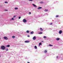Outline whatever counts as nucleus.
Returning <instances> with one entry per match:
<instances>
[{
    "instance_id": "6",
    "label": "nucleus",
    "mask_w": 63,
    "mask_h": 63,
    "mask_svg": "<svg viewBox=\"0 0 63 63\" xmlns=\"http://www.w3.org/2000/svg\"><path fill=\"white\" fill-rule=\"evenodd\" d=\"M62 32V30H60L59 32V34H61Z\"/></svg>"
},
{
    "instance_id": "29",
    "label": "nucleus",
    "mask_w": 63,
    "mask_h": 63,
    "mask_svg": "<svg viewBox=\"0 0 63 63\" xmlns=\"http://www.w3.org/2000/svg\"><path fill=\"white\" fill-rule=\"evenodd\" d=\"M6 51H8V49H6Z\"/></svg>"
},
{
    "instance_id": "37",
    "label": "nucleus",
    "mask_w": 63,
    "mask_h": 63,
    "mask_svg": "<svg viewBox=\"0 0 63 63\" xmlns=\"http://www.w3.org/2000/svg\"><path fill=\"white\" fill-rule=\"evenodd\" d=\"M0 39H1V38H0Z\"/></svg>"
},
{
    "instance_id": "28",
    "label": "nucleus",
    "mask_w": 63,
    "mask_h": 63,
    "mask_svg": "<svg viewBox=\"0 0 63 63\" xmlns=\"http://www.w3.org/2000/svg\"><path fill=\"white\" fill-rule=\"evenodd\" d=\"M14 18H15V17H16V16H14Z\"/></svg>"
},
{
    "instance_id": "26",
    "label": "nucleus",
    "mask_w": 63,
    "mask_h": 63,
    "mask_svg": "<svg viewBox=\"0 0 63 63\" xmlns=\"http://www.w3.org/2000/svg\"><path fill=\"white\" fill-rule=\"evenodd\" d=\"M31 14V12H29V14L30 15V14Z\"/></svg>"
},
{
    "instance_id": "16",
    "label": "nucleus",
    "mask_w": 63,
    "mask_h": 63,
    "mask_svg": "<svg viewBox=\"0 0 63 63\" xmlns=\"http://www.w3.org/2000/svg\"><path fill=\"white\" fill-rule=\"evenodd\" d=\"M45 12H47V11H48V9H45Z\"/></svg>"
},
{
    "instance_id": "7",
    "label": "nucleus",
    "mask_w": 63,
    "mask_h": 63,
    "mask_svg": "<svg viewBox=\"0 0 63 63\" xmlns=\"http://www.w3.org/2000/svg\"><path fill=\"white\" fill-rule=\"evenodd\" d=\"M40 30L41 31H43L44 30L43 29H42V28H40Z\"/></svg>"
},
{
    "instance_id": "18",
    "label": "nucleus",
    "mask_w": 63,
    "mask_h": 63,
    "mask_svg": "<svg viewBox=\"0 0 63 63\" xmlns=\"http://www.w3.org/2000/svg\"><path fill=\"white\" fill-rule=\"evenodd\" d=\"M44 52L45 53H46L47 52V50H45Z\"/></svg>"
},
{
    "instance_id": "12",
    "label": "nucleus",
    "mask_w": 63,
    "mask_h": 63,
    "mask_svg": "<svg viewBox=\"0 0 63 63\" xmlns=\"http://www.w3.org/2000/svg\"><path fill=\"white\" fill-rule=\"evenodd\" d=\"M42 45V43H40L39 44V46L40 47V45Z\"/></svg>"
},
{
    "instance_id": "20",
    "label": "nucleus",
    "mask_w": 63,
    "mask_h": 63,
    "mask_svg": "<svg viewBox=\"0 0 63 63\" xmlns=\"http://www.w3.org/2000/svg\"><path fill=\"white\" fill-rule=\"evenodd\" d=\"M18 9V8L17 7H16L15 8V10H17Z\"/></svg>"
},
{
    "instance_id": "17",
    "label": "nucleus",
    "mask_w": 63,
    "mask_h": 63,
    "mask_svg": "<svg viewBox=\"0 0 63 63\" xmlns=\"http://www.w3.org/2000/svg\"><path fill=\"white\" fill-rule=\"evenodd\" d=\"M34 48H35V49H37V46H34Z\"/></svg>"
},
{
    "instance_id": "27",
    "label": "nucleus",
    "mask_w": 63,
    "mask_h": 63,
    "mask_svg": "<svg viewBox=\"0 0 63 63\" xmlns=\"http://www.w3.org/2000/svg\"><path fill=\"white\" fill-rule=\"evenodd\" d=\"M40 3H43V1H41L40 2Z\"/></svg>"
},
{
    "instance_id": "10",
    "label": "nucleus",
    "mask_w": 63,
    "mask_h": 63,
    "mask_svg": "<svg viewBox=\"0 0 63 63\" xmlns=\"http://www.w3.org/2000/svg\"><path fill=\"white\" fill-rule=\"evenodd\" d=\"M29 41H25V43H29Z\"/></svg>"
},
{
    "instance_id": "24",
    "label": "nucleus",
    "mask_w": 63,
    "mask_h": 63,
    "mask_svg": "<svg viewBox=\"0 0 63 63\" xmlns=\"http://www.w3.org/2000/svg\"><path fill=\"white\" fill-rule=\"evenodd\" d=\"M14 18H13L11 19V20H14Z\"/></svg>"
},
{
    "instance_id": "19",
    "label": "nucleus",
    "mask_w": 63,
    "mask_h": 63,
    "mask_svg": "<svg viewBox=\"0 0 63 63\" xmlns=\"http://www.w3.org/2000/svg\"><path fill=\"white\" fill-rule=\"evenodd\" d=\"M10 46V45H8L7 46H6V47H9Z\"/></svg>"
},
{
    "instance_id": "33",
    "label": "nucleus",
    "mask_w": 63,
    "mask_h": 63,
    "mask_svg": "<svg viewBox=\"0 0 63 63\" xmlns=\"http://www.w3.org/2000/svg\"><path fill=\"white\" fill-rule=\"evenodd\" d=\"M20 17H19V19H20Z\"/></svg>"
},
{
    "instance_id": "34",
    "label": "nucleus",
    "mask_w": 63,
    "mask_h": 63,
    "mask_svg": "<svg viewBox=\"0 0 63 63\" xmlns=\"http://www.w3.org/2000/svg\"><path fill=\"white\" fill-rule=\"evenodd\" d=\"M52 23H51L50 24V25H52Z\"/></svg>"
},
{
    "instance_id": "13",
    "label": "nucleus",
    "mask_w": 63,
    "mask_h": 63,
    "mask_svg": "<svg viewBox=\"0 0 63 63\" xmlns=\"http://www.w3.org/2000/svg\"><path fill=\"white\" fill-rule=\"evenodd\" d=\"M42 8L41 7H39L38 8V9H42Z\"/></svg>"
},
{
    "instance_id": "21",
    "label": "nucleus",
    "mask_w": 63,
    "mask_h": 63,
    "mask_svg": "<svg viewBox=\"0 0 63 63\" xmlns=\"http://www.w3.org/2000/svg\"><path fill=\"white\" fill-rule=\"evenodd\" d=\"M43 38H47V37H46V36H44Z\"/></svg>"
},
{
    "instance_id": "38",
    "label": "nucleus",
    "mask_w": 63,
    "mask_h": 63,
    "mask_svg": "<svg viewBox=\"0 0 63 63\" xmlns=\"http://www.w3.org/2000/svg\"><path fill=\"white\" fill-rule=\"evenodd\" d=\"M0 57H1V56H0Z\"/></svg>"
},
{
    "instance_id": "1",
    "label": "nucleus",
    "mask_w": 63,
    "mask_h": 63,
    "mask_svg": "<svg viewBox=\"0 0 63 63\" xmlns=\"http://www.w3.org/2000/svg\"><path fill=\"white\" fill-rule=\"evenodd\" d=\"M1 48L3 50H4V49H5V47L4 46H2L1 47Z\"/></svg>"
},
{
    "instance_id": "15",
    "label": "nucleus",
    "mask_w": 63,
    "mask_h": 63,
    "mask_svg": "<svg viewBox=\"0 0 63 63\" xmlns=\"http://www.w3.org/2000/svg\"><path fill=\"white\" fill-rule=\"evenodd\" d=\"M26 32L27 33H29V31L28 30H27L26 31Z\"/></svg>"
},
{
    "instance_id": "9",
    "label": "nucleus",
    "mask_w": 63,
    "mask_h": 63,
    "mask_svg": "<svg viewBox=\"0 0 63 63\" xmlns=\"http://www.w3.org/2000/svg\"><path fill=\"white\" fill-rule=\"evenodd\" d=\"M56 40L57 41H59V40H60V38H56Z\"/></svg>"
},
{
    "instance_id": "4",
    "label": "nucleus",
    "mask_w": 63,
    "mask_h": 63,
    "mask_svg": "<svg viewBox=\"0 0 63 63\" xmlns=\"http://www.w3.org/2000/svg\"><path fill=\"white\" fill-rule=\"evenodd\" d=\"M36 37L35 36H34L33 37V39L34 40H36Z\"/></svg>"
},
{
    "instance_id": "3",
    "label": "nucleus",
    "mask_w": 63,
    "mask_h": 63,
    "mask_svg": "<svg viewBox=\"0 0 63 63\" xmlns=\"http://www.w3.org/2000/svg\"><path fill=\"white\" fill-rule=\"evenodd\" d=\"M23 21L24 22H27V20L25 19H24L23 20Z\"/></svg>"
},
{
    "instance_id": "8",
    "label": "nucleus",
    "mask_w": 63,
    "mask_h": 63,
    "mask_svg": "<svg viewBox=\"0 0 63 63\" xmlns=\"http://www.w3.org/2000/svg\"><path fill=\"white\" fill-rule=\"evenodd\" d=\"M30 33L31 34H33L34 33V32L32 31Z\"/></svg>"
},
{
    "instance_id": "14",
    "label": "nucleus",
    "mask_w": 63,
    "mask_h": 63,
    "mask_svg": "<svg viewBox=\"0 0 63 63\" xmlns=\"http://www.w3.org/2000/svg\"><path fill=\"white\" fill-rule=\"evenodd\" d=\"M16 37V36H12V38H13V39H14Z\"/></svg>"
},
{
    "instance_id": "35",
    "label": "nucleus",
    "mask_w": 63,
    "mask_h": 63,
    "mask_svg": "<svg viewBox=\"0 0 63 63\" xmlns=\"http://www.w3.org/2000/svg\"><path fill=\"white\" fill-rule=\"evenodd\" d=\"M58 56H57V58H58Z\"/></svg>"
},
{
    "instance_id": "23",
    "label": "nucleus",
    "mask_w": 63,
    "mask_h": 63,
    "mask_svg": "<svg viewBox=\"0 0 63 63\" xmlns=\"http://www.w3.org/2000/svg\"><path fill=\"white\" fill-rule=\"evenodd\" d=\"M49 46H52V47L53 46V45H49Z\"/></svg>"
},
{
    "instance_id": "30",
    "label": "nucleus",
    "mask_w": 63,
    "mask_h": 63,
    "mask_svg": "<svg viewBox=\"0 0 63 63\" xmlns=\"http://www.w3.org/2000/svg\"><path fill=\"white\" fill-rule=\"evenodd\" d=\"M27 37H30V36H29V35H28L27 36Z\"/></svg>"
},
{
    "instance_id": "31",
    "label": "nucleus",
    "mask_w": 63,
    "mask_h": 63,
    "mask_svg": "<svg viewBox=\"0 0 63 63\" xmlns=\"http://www.w3.org/2000/svg\"><path fill=\"white\" fill-rule=\"evenodd\" d=\"M5 11H8V10H5Z\"/></svg>"
},
{
    "instance_id": "25",
    "label": "nucleus",
    "mask_w": 63,
    "mask_h": 63,
    "mask_svg": "<svg viewBox=\"0 0 63 63\" xmlns=\"http://www.w3.org/2000/svg\"><path fill=\"white\" fill-rule=\"evenodd\" d=\"M5 3H8V2H7V1H5Z\"/></svg>"
},
{
    "instance_id": "22",
    "label": "nucleus",
    "mask_w": 63,
    "mask_h": 63,
    "mask_svg": "<svg viewBox=\"0 0 63 63\" xmlns=\"http://www.w3.org/2000/svg\"><path fill=\"white\" fill-rule=\"evenodd\" d=\"M58 16H59V15H56V17H58Z\"/></svg>"
},
{
    "instance_id": "11",
    "label": "nucleus",
    "mask_w": 63,
    "mask_h": 63,
    "mask_svg": "<svg viewBox=\"0 0 63 63\" xmlns=\"http://www.w3.org/2000/svg\"><path fill=\"white\" fill-rule=\"evenodd\" d=\"M38 34H43V32H40L38 33Z\"/></svg>"
},
{
    "instance_id": "5",
    "label": "nucleus",
    "mask_w": 63,
    "mask_h": 63,
    "mask_svg": "<svg viewBox=\"0 0 63 63\" xmlns=\"http://www.w3.org/2000/svg\"><path fill=\"white\" fill-rule=\"evenodd\" d=\"M32 5H33V6L34 7H35V8H37V6L36 5H35L34 4H32Z\"/></svg>"
},
{
    "instance_id": "36",
    "label": "nucleus",
    "mask_w": 63,
    "mask_h": 63,
    "mask_svg": "<svg viewBox=\"0 0 63 63\" xmlns=\"http://www.w3.org/2000/svg\"><path fill=\"white\" fill-rule=\"evenodd\" d=\"M27 63H29V62H28Z\"/></svg>"
},
{
    "instance_id": "32",
    "label": "nucleus",
    "mask_w": 63,
    "mask_h": 63,
    "mask_svg": "<svg viewBox=\"0 0 63 63\" xmlns=\"http://www.w3.org/2000/svg\"><path fill=\"white\" fill-rule=\"evenodd\" d=\"M29 1H32V0H29Z\"/></svg>"
},
{
    "instance_id": "2",
    "label": "nucleus",
    "mask_w": 63,
    "mask_h": 63,
    "mask_svg": "<svg viewBox=\"0 0 63 63\" xmlns=\"http://www.w3.org/2000/svg\"><path fill=\"white\" fill-rule=\"evenodd\" d=\"M3 38L4 39H5V40H8V37H7L6 36L4 37Z\"/></svg>"
}]
</instances>
